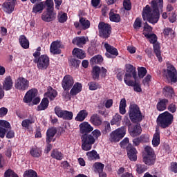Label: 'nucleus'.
<instances>
[{
    "mask_svg": "<svg viewBox=\"0 0 177 177\" xmlns=\"http://www.w3.org/2000/svg\"><path fill=\"white\" fill-rule=\"evenodd\" d=\"M164 35L168 37V35H170V34H174V30L171 28H165L163 30Z\"/></svg>",
    "mask_w": 177,
    "mask_h": 177,
    "instance_id": "62",
    "label": "nucleus"
},
{
    "mask_svg": "<svg viewBox=\"0 0 177 177\" xmlns=\"http://www.w3.org/2000/svg\"><path fill=\"white\" fill-rule=\"evenodd\" d=\"M170 169L171 172H174V174H177V163L171 162Z\"/></svg>",
    "mask_w": 177,
    "mask_h": 177,
    "instance_id": "64",
    "label": "nucleus"
},
{
    "mask_svg": "<svg viewBox=\"0 0 177 177\" xmlns=\"http://www.w3.org/2000/svg\"><path fill=\"white\" fill-rule=\"evenodd\" d=\"M19 41L20 45H30V41L25 35L19 36Z\"/></svg>",
    "mask_w": 177,
    "mask_h": 177,
    "instance_id": "53",
    "label": "nucleus"
},
{
    "mask_svg": "<svg viewBox=\"0 0 177 177\" xmlns=\"http://www.w3.org/2000/svg\"><path fill=\"white\" fill-rule=\"evenodd\" d=\"M80 133H91L93 131L92 127L88 122H84L80 124Z\"/></svg>",
    "mask_w": 177,
    "mask_h": 177,
    "instance_id": "15",
    "label": "nucleus"
},
{
    "mask_svg": "<svg viewBox=\"0 0 177 177\" xmlns=\"http://www.w3.org/2000/svg\"><path fill=\"white\" fill-rule=\"evenodd\" d=\"M3 88L5 91H10V89L13 88V81L12 80V77L8 76L5 78L3 84Z\"/></svg>",
    "mask_w": 177,
    "mask_h": 177,
    "instance_id": "21",
    "label": "nucleus"
},
{
    "mask_svg": "<svg viewBox=\"0 0 177 177\" xmlns=\"http://www.w3.org/2000/svg\"><path fill=\"white\" fill-rule=\"evenodd\" d=\"M48 106H49V100H48L46 97H44L42 99L40 104L37 106V110L38 111L46 110V109H48Z\"/></svg>",
    "mask_w": 177,
    "mask_h": 177,
    "instance_id": "30",
    "label": "nucleus"
},
{
    "mask_svg": "<svg viewBox=\"0 0 177 177\" xmlns=\"http://www.w3.org/2000/svg\"><path fill=\"white\" fill-rule=\"evenodd\" d=\"M122 120V116L118 113H116L115 115H113L112 120H111V125H117L118 127L120 126V124H121Z\"/></svg>",
    "mask_w": 177,
    "mask_h": 177,
    "instance_id": "34",
    "label": "nucleus"
},
{
    "mask_svg": "<svg viewBox=\"0 0 177 177\" xmlns=\"http://www.w3.org/2000/svg\"><path fill=\"white\" fill-rule=\"evenodd\" d=\"M143 35L148 39V41L150 42V44H152L154 45L156 42H157V35L154 33H146V32H142Z\"/></svg>",
    "mask_w": 177,
    "mask_h": 177,
    "instance_id": "27",
    "label": "nucleus"
},
{
    "mask_svg": "<svg viewBox=\"0 0 177 177\" xmlns=\"http://www.w3.org/2000/svg\"><path fill=\"white\" fill-rule=\"evenodd\" d=\"M90 122L95 127H100V125H102L103 120L97 114H93L90 118Z\"/></svg>",
    "mask_w": 177,
    "mask_h": 177,
    "instance_id": "20",
    "label": "nucleus"
},
{
    "mask_svg": "<svg viewBox=\"0 0 177 177\" xmlns=\"http://www.w3.org/2000/svg\"><path fill=\"white\" fill-rule=\"evenodd\" d=\"M81 91H82V84H81V83L77 82L73 85V87L71 88L70 94L71 95V96H75L76 95H78V93H80Z\"/></svg>",
    "mask_w": 177,
    "mask_h": 177,
    "instance_id": "24",
    "label": "nucleus"
},
{
    "mask_svg": "<svg viewBox=\"0 0 177 177\" xmlns=\"http://www.w3.org/2000/svg\"><path fill=\"white\" fill-rule=\"evenodd\" d=\"M51 157L60 161L63 160V153L57 149H54L51 152Z\"/></svg>",
    "mask_w": 177,
    "mask_h": 177,
    "instance_id": "39",
    "label": "nucleus"
},
{
    "mask_svg": "<svg viewBox=\"0 0 177 177\" xmlns=\"http://www.w3.org/2000/svg\"><path fill=\"white\" fill-rule=\"evenodd\" d=\"M0 127H3V128H10V123L6 120H0Z\"/></svg>",
    "mask_w": 177,
    "mask_h": 177,
    "instance_id": "61",
    "label": "nucleus"
},
{
    "mask_svg": "<svg viewBox=\"0 0 177 177\" xmlns=\"http://www.w3.org/2000/svg\"><path fill=\"white\" fill-rule=\"evenodd\" d=\"M162 93L165 97H171L172 95H174V88L169 86H165L163 88Z\"/></svg>",
    "mask_w": 177,
    "mask_h": 177,
    "instance_id": "33",
    "label": "nucleus"
},
{
    "mask_svg": "<svg viewBox=\"0 0 177 177\" xmlns=\"http://www.w3.org/2000/svg\"><path fill=\"white\" fill-rule=\"evenodd\" d=\"M174 122V115L168 111L160 113L157 119V124L160 128H168Z\"/></svg>",
    "mask_w": 177,
    "mask_h": 177,
    "instance_id": "3",
    "label": "nucleus"
},
{
    "mask_svg": "<svg viewBox=\"0 0 177 177\" xmlns=\"http://www.w3.org/2000/svg\"><path fill=\"white\" fill-rule=\"evenodd\" d=\"M127 73L124 75V81L128 86H133L135 92H142L140 84L138 81V76L136 75V68L131 64L126 65Z\"/></svg>",
    "mask_w": 177,
    "mask_h": 177,
    "instance_id": "2",
    "label": "nucleus"
},
{
    "mask_svg": "<svg viewBox=\"0 0 177 177\" xmlns=\"http://www.w3.org/2000/svg\"><path fill=\"white\" fill-rule=\"evenodd\" d=\"M88 85L90 91H96V89H100V88H102L100 84L95 82H91L88 84Z\"/></svg>",
    "mask_w": 177,
    "mask_h": 177,
    "instance_id": "47",
    "label": "nucleus"
},
{
    "mask_svg": "<svg viewBox=\"0 0 177 177\" xmlns=\"http://www.w3.org/2000/svg\"><path fill=\"white\" fill-rule=\"evenodd\" d=\"M105 48L109 53H111V55L118 56V50H117V48H114L113 46L105 45Z\"/></svg>",
    "mask_w": 177,
    "mask_h": 177,
    "instance_id": "43",
    "label": "nucleus"
},
{
    "mask_svg": "<svg viewBox=\"0 0 177 177\" xmlns=\"http://www.w3.org/2000/svg\"><path fill=\"white\" fill-rule=\"evenodd\" d=\"M34 122H35V118H31L30 119H26L23 120L21 125L24 128L29 129L31 124H34Z\"/></svg>",
    "mask_w": 177,
    "mask_h": 177,
    "instance_id": "37",
    "label": "nucleus"
},
{
    "mask_svg": "<svg viewBox=\"0 0 177 177\" xmlns=\"http://www.w3.org/2000/svg\"><path fill=\"white\" fill-rule=\"evenodd\" d=\"M138 74L139 78H144L145 75L147 74V69L145 67H138Z\"/></svg>",
    "mask_w": 177,
    "mask_h": 177,
    "instance_id": "49",
    "label": "nucleus"
},
{
    "mask_svg": "<svg viewBox=\"0 0 177 177\" xmlns=\"http://www.w3.org/2000/svg\"><path fill=\"white\" fill-rule=\"evenodd\" d=\"M82 149L84 151H89L92 149V145H95V138L92 134H84L81 137Z\"/></svg>",
    "mask_w": 177,
    "mask_h": 177,
    "instance_id": "7",
    "label": "nucleus"
},
{
    "mask_svg": "<svg viewBox=\"0 0 177 177\" xmlns=\"http://www.w3.org/2000/svg\"><path fill=\"white\" fill-rule=\"evenodd\" d=\"M129 132L133 138H135V136H139L140 133H142V127H140V124H137L134 126L133 127H129Z\"/></svg>",
    "mask_w": 177,
    "mask_h": 177,
    "instance_id": "18",
    "label": "nucleus"
},
{
    "mask_svg": "<svg viewBox=\"0 0 177 177\" xmlns=\"http://www.w3.org/2000/svg\"><path fill=\"white\" fill-rule=\"evenodd\" d=\"M46 97H48L50 100H55L57 96V91L53 88H50L47 93H45Z\"/></svg>",
    "mask_w": 177,
    "mask_h": 177,
    "instance_id": "38",
    "label": "nucleus"
},
{
    "mask_svg": "<svg viewBox=\"0 0 177 177\" xmlns=\"http://www.w3.org/2000/svg\"><path fill=\"white\" fill-rule=\"evenodd\" d=\"M152 145L153 147H157L160 145V130L158 129H156V133L153 135Z\"/></svg>",
    "mask_w": 177,
    "mask_h": 177,
    "instance_id": "31",
    "label": "nucleus"
},
{
    "mask_svg": "<svg viewBox=\"0 0 177 177\" xmlns=\"http://www.w3.org/2000/svg\"><path fill=\"white\" fill-rule=\"evenodd\" d=\"M123 6L125 10H131V9H132V3H131V0H124Z\"/></svg>",
    "mask_w": 177,
    "mask_h": 177,
    "instance_id": "57",
    "label": "nucleus"
},
{
    "mask_svg": "<svg viewBox=\"0 0 177 177\" xmlns=\"http://www.w3.org/2000/svg\"><path fill=\"white\" fill-rule=\"evenodd\" d=\"M127 133V129L125 127H122L112 131L109 135V140L111 143H117V142H120L125 134Z\"/></svg>",
    "mask_w": 177,
    "mask_h": 177,
    "instance_id": "6",
    "label": "nucleus"
},
{
    "mask_svg": "<svg viewBox=\"0 0 177 177\" xmlns=\"http://www.w3.org/2000/svg\"><path fill=\"white\" fill-rule=\"evenodd\" d=\"M56 19V12L53 10H46V12L41 15V20L46 23H50Z\"/></svg>",
    "mask_w": 177,
    "mask_h": 177,
    "instance_id": "12",
    "label": "nucleus"
},
{
    "mask_svg": "<svg viewBox=\"0 0 177 177\" xmlns=\"http://www.w3.org/2000/svg\"><path fill=\"white\" fill-rule=\"evenodd\" d=\"M93 167L95 172H97L98 174L100 172H103V169H104V165L101 162H95Z\"/></svg>",
    "mask_w": 177,
    "mask_h": 177,
    "instance_id": "44",
    "label": "nucleus"
},
{
    "mask_svg": "<svg viewBox=\"0 0 177 177\" xmlns=\"http://www.w3.org/2000/svg\"><path fill=\"white\" fill-rule=\"evenodd\" d=\"M88 41H89V39L87 37L82 36L75 37L72 42L73 45H85Z\"/></svg>",
    "mask_w": 177,
    "mask_h": 177,
    "instance_id": "19",
    "label": "nucleus"
},
{
    "mask_svg": "<svg viewBox=\"0 0 177 177\" xmlns=\"http://www.w3.org/2000/svg\"><path fill=\"white\" fill-rule=\"evenodd\" d=\"M47 6V10H53V0H46L44 6Z\"/></svg>",
    "mask_w": 177,
    "mask_h": 177,
    "instance_id": "59",
    "label": "nucleus"
},
{
    "mask_svg": "<svg viewBox=\"0 0 177 177\" xmlns=\"http://www.w3.org/2000/svg\"><path fill=\"white\" fill-rule=\"evenodd\" d=\"M147 169V168H146V166H145V165H136V171L138 172V174H143V172H145Z\"/></svg>",
    "mask_w": 177,
    "mask_h": 177,
    "instance_id": "58",
    "label": "nucleus"
},
{
    "mask_svg": "<svg viewBox=\"0 0 177 177\" xmlns=\"http://www.w3.org/2000/svg\"><path fill=\"white\" fill-rule=\"evenodd\" d=\"M50 52L53 55H60L61 50L57 45H51L50 46Z\"/></svg>",
    "mask_w": 177,
    "mask_h": 177,
    "instance_id": "51",
    "label": "nucleus"
},
{
    "mask_svg": "<svg viewBox=\"0 0 177 177\" xmlns=\"http://www.w3.org/2000/svg\"><path fill=\"white\" fill-rule=\"evenodd\" d=\"M133 27L134 30H140L142 27V18L137 17L136 20L134 21Z\"/></svg>",
    "mask_w": 177,
    "mask_h": 177,
    "instance_id": "46",
    "label": "nucleus"
},
{
    "mask_svg": "<svg viewBox=\"0 0 177 177\" xmlns=\"http://www.w3.org/2000/svg\"><path fill=\"white\" fill-rule=\"evenodd\" d=\"M79 21L80 23V26L82 28V30H88V28L91 27V21L86 19V18L80 17Z\"/></svg>",
    "mask_w": 177,
    "mask_h": 177,
    "instance_id": "28",
    "label": "nucleus"
},
{
    "mask_svg": "<svg viewBox=\"0 0 177 177\" xmlns=\"http://www.w3.org/2000/svg\"><path fill=\"white\" fill-rule=\"evenodd\" d=\"M126 108H127V100H125V98H122L120 100V106H119L120 114L124 115L125 114V113H127V110L125 109Z\"/></svg>",
    "mask_w": 177,
    "mask_h": 177,
    "instance_id": "40",
    "label": "nucleus"
},
{
    "mask_svg": "<svg viewBox=\"0 0 177 177\" xmlns=\"http://www.w3.org/2000/svg\"><path fill=\"white\" fill-rule=\"evenodd\" d=\"M30 86V82L27 79L19 77L15 81V88L19 91H26Z\"/></svg>",
    "mask_w": 177,
    "mask_h": 177,
    "instance_id": "10",
    "label": "nucleus"
},
{
    "mask_svg": "<svg viewBox=\"0 0 177 177\" xmlns=\"http://www.w3.org/2000/svg\"><path fill=\"white\" fill-rule=\"evenodd\" d=\"M129 115L132 122H139L142 120L140 109H139V106L135 104L130 105Z\"/></svg>",
    "mask_w": 177,
    "mask_h": 177,
    "instance_id": "5",
    "label": "nucleus"
},
{
    "mask_svg": "<svg viewBox=\"0 0 177 177\" xmlns=\"http://www.w3.org/2000/svg\"><path fill=\"white\" fill-rule=\"evenodd\" d=\"M86 156H87L88 160H99V158H100L99 154H97V152H96V151H95V150L87 152Z\"/></svg>",
    "mask_w": 177,
    "mask_h": 177,
    "instance_id": "42",
    "label": "nucleus"
},
{
    "mask_svg": "<svg viewBox=\"0 0 177 177\" xmlns=\"http://www.w3.org/2000/svg\"><path fill=\"white\" fill-rule=\"evenodd\" d=\"M55 113L59 118L63 120H73V112L68 111H63L62 108L56 106L55 108Z\"/></svg>",
    "mask_w": 177,
    "mask_h": 177,
    "instance_id": "11",
    "label": "nucleus"
},
{
    "mask_svg": "<svg viewBox=\"0 0 177 177\" xmlns=\"http://www.w3.org/2000/svg\"><path fill=\"white\" fill-rule=\"evenodd\" d=\"M91 135L93 138H94L95 142L102 136V132H100V130L99 129H95L91 132Z\"/></svg>",
    "mask_w": 177,
    "mask_h": 177,
    "instance_id": "52",
    "label": "nucleus"
},
{
    "mask_svg": "<svg viewBox=\"0 0 177 177\" xmlns=\"http://www.w3.org/2000/svg\"><path fill=\"white\" fill-rule=\"evenodd\" d=\"M167 104H168V100H160L156 105V109L158 111H164V110H167Z\"/></svg>",
    "mask_w": 177,
    "mask_h": 177,
    "instance_id": "26",
    "label": "nucleus"
},
{
    "mask_svg": "<svg viewBox=\"0 0 177 177\" xmlns=\"http://www.w3.org/2000/svg\"><path fill=\"white\" fill-rule=\"evenodd\" d=\"M91 62L93 64H100V63H102L103 62V57L102 55H95L93 58H91Z\"/></svg>",
    "mask_w": 177,
    "mask_h": 177,
    "instance_id": "45",
    "label": "nucleus"
},
{
    "mask_svg": "<svg viewBox=\"0 0 177 177\" xmlns=\"http://www.w3.org/2000/svg\"><path fill=\"white\" fill-rule=\"evenodd\" d=\"M45 8V3L44 1H41L37 3L33 6L32 8V13L37 15V13H42V10H44Z\"/></svg>",
    "mask_w": 177,
    "mask_h": 177,
    "instance_id": "23",
    "label": "nucleus"
},
{
    "mask_svg": "<svg viewBox=\"0 0 177 177\" xmlns=\"http://www.w3.org/2000/svg\"><path fill=\"white\" fill-rule=\"evenodd\" d=\"M111 25L100 21L98 24L99 35L101 38L107 39L111 35Z\"/></svg>",
    "mask_w": 177,
    "mask_h": 177,
    "instance_id": "8",
    "label": "nucleus"
},
{
    "mask_svg": "<svg viewBox=\"0 0 177 177\" xmlns=\"http://www.w3.org/2000/svg\"><path fill=\"white\" fill-rule=\"evenodd\" d=\"M151 7L147 5L143 8L142 17L143 20H147L151 24H157L160 20V12H162L164 0H152Z\"/></svg>",
    "mask_w": 177,
    "mask_h": 177,
    "instance_id": "1",
    "label": "nucleus"
},
{
    "mask_svg": "<svg viewBox=\"0 0 177 177\" xmlns=\"http://www.w3.org/2000/svg\"><path fill=\"white\" fill-rule=\"evenodd\" d=\"M37 68L39 70H46L49 67V57L46 55H41L37 59H35Z\"/></svg>",
    "mask_w": 177,
    "mask_h": 177,
    "instance_id": "9",
    "label": "nucleus"
},
{
    "mask_svg": "<svg viewBox=\"0 0 177 177\" xmlns=\"http://www.w3.org/2000/svg\"><path fill=\"white\" fill-rule=\"evenodd\" d=\"M30 153L32 157L38 158V157H41L42 154V151L41 150V149L37 147H35L31 148Z\"/></svg>",
    "mask_w": 177,
    "mask_h": 177,
    "instance_id": "35",
    "label": "nucleus"
},
{
    "mask_svg": "<svg viewBox=\"0 0 177 177\" xmlns=\"http://www.w3.org/2000/svg\"><path fill=\"white\" fill-rule=\"evenodd\" d=\"M162 75L167 78L169 82H177L176 69L171 64L167 65V69L163 70Z\"/></svg>",
    "mask_w": 177,
    "mask_h": 177,
    "instance_id": "4",
    "label": "nucleus"
},
{
    "mask_svg": "<svg viewBox=\"0 0 177 177\" xmlns=\"http://www.w3.org/2000/svg\"><path fill=\"white\" fill-rule=\"evenodd\" d=\"M145 152L146 153L145 156H156V153H154V150L153 149V148H151V147H146L145 148Z\"/></svg>",
    "mask_w": 177,
    "mask_h": 177,
    "instance_id": "56",
    "label": "nucleus"
},
{
    "mask_svg": "<svg viewBox=\"0 0 177 177\" xmlns=\"http://www.w3.org/2000/svg\"><path fill=\"white\" fill-rule=\"evenodd\" d=\"M136 154H138L136 149L129 145L127 147V156L131 161H136L138 160V156Z\"/></svg>",
    "mask_w": 177,
    "mask_h": 177,
    "instance_id": "16",
    "label": "nucleus"
},
{
    "mask_svg": "<svg viewBox=\"0 0 177 177\" xmlns=\"http://www.w3.org/2000/svg\"><path fill=\"white\" fill-rule=\"evenodd\" d=\"M71 66L72 67H78L80 66V61L76 60L75 59H72L70 61Z\"/></svg>",
    "mask_w": 177,
    "mask_h": 177,
    "instance_id": "63",
    "label": "nucleus"
},
{
    "mask_svg": "<svg viewBox=\"0 0 177 177\" xmlns=\"http://www.w3.org/2000/svg\"><path fill=\"white\" fill-rule=\"evenodd\" d=\"M4 177H19L12 170L8 169L4 174Z\"/></svg>",
    "mask_w": 177,
    "mask_h": 177,
    "instance_id": "60",
    "label": "nucleus"
},
{
    "mask_svg": "<svg viewBox=\"0 0 177 177\" xmlns=\"http://www.w3.org/2000/svg\"><path fill=\"white\" fill-rule=\"evenodd\" d=\"M72 53L73 56H76L78 59H84L86 56L84 50L80 48H74Z\"/></svg>",
    "mask_w": 177,
    "mask_h": 177,
    "instance_id": "36",
    "label": "nucleus"
},
{
    "mask_svg": "<svg viewBox=\"0 0 177 177\" xmlns=\"http://www.w3.org/2000/svg\"><path fill=\"white\" fill-rule=\"evenodd\" d=\"M109 20L113 23H120L121 21V16L114 12V9H111L109 12Z\"/></svg>",
    "mask_w": 177,
    "mask_h": 177,
    "instance_id": "22",
    "label": "nucleus"
},
{
    "mask_svg": "<svg viewBox=\"0 0 177 177\" xmlns=\"http://www.w3.org/2000/svg\"><path fill=\"white\" fill-rule=\"evenodd\" d=\"M156 156H145L142 158V161L146 165H154V162H156Z\"/></svg>",
    "mask_w": 177,
    "mask_h": 177,
    "instance_id": "29",
    "label": "nucleus"
},
{
    "mask_svg": "<svg viewBox=\"0 0 177 177\" xmlns=\"http://www.w3.org/2000/svg\"><path fill=\"white\" fill-rule=\"evenodd\" d=\"M153 32V27H151L147 22L144 24L143 26V32H146L147 34H150V32Z\"/></svg>",
    "mask_w": 177,
    "mask_h": 177,
    "instance_id": "55",
    "label": "nucleus"
},
{
    "mask_svg": "<svg viewBox=\"0 0 177 177\" xmlns=\"http://www.w3.org/2000/svg\"><path fill=\"white\" fill-rule=\"evenodd\" d=\"M37 176H38L37 171L32 169H29L28 171H26L24 173V177H37Z\"/></svg>",
    "mask_w": 177,
    "mask_h": 177,
    "instance_id": "54",
    "label": "nucleus"
},
{
    "mask_svg": "<svg viewBox=\"0 0 177 177\" xmlns=\"http://www.w3.org/2000/svg\"><path fill=\"white\" fill-rule=\"evenodd\" d=\"M62 85L64 91H70V89H71V86L74 85V79L71 75H66L62 80Z\"/></svg>",
    "mask_w": 177,
    "mask_h": 177,
    "instance_id": "13",
    "label": "nucleus"
},
{
    "mask_svg": "<svg viewBox=\"0 0 177 177\" xmlns=\"http://www.w3.org/2000/svg\"><path fill=\"white\" fill-rule=\"evenodd\" d=\"M56 129L55 128L49 129L47 131V138H46V142L47 143H50L52 142L53 137L56 135Z\"/></svg>",
    "mask_w": 177,
    "mask_h": 177,
    "instance_id": "32",
    "label": "nucleus"
},
{
    "mask_svg": "<svg viewBox=\"0 0 177 177\" xmlns=\"http://www.w3.org/2000/svg\"><path fill=\"white\" fill-rule=\"evenodd\" d=\"M15 6H16L7 1L2 4L3 12L8 15H12V13H13Z\"/></svg>",
    "mask_w": 177,
    "mask_h": 177,
    "instance_id": "17",
    "label": "nucleus"
},
{
    "mask_svg": "<svg viewBox=\"0 0 177 177\" xmlns=\"http://www.w3.org/2000/svg\"><path fill=\"white\" fill-rule=\"evenodd\" d=\"M59 23H66L67 21V13L63 12L62 14H59L57 16Z\"/></svg>",
    "mask_w": 177,
    "mask_h": 177,
    "instance_id": "50",
    "label": "nucleus"
},
{
    "mask_svg": "<svg viewBox=\"0 0 177 177\" xmlns=\"http://www.w3.org/2000/svg\"><path fill=\"white\" fill-rule=\"evenodd\" d=\"M153 51L158 62H162V57H161V48L160 47V45L153 46Z\"/></svg>",
    "mask_w": 177,
    "mask_h": 177,
    "instance_id": "41",
    "label": "nucleus"
},
{
    "mask_svg": "<svg viewBox=\"0 0 177 177\" xmlns=\"http://www.w3.org/2000/svg\"><path fill=\"white\" fill-rule=\"evenodd\" d=\"M38 96V90L35 88H32L29 90L25 95L24 97V103H31L32 100L36 97Z\"/></svg>",
    "mask_w": 177,
    "mask_h": 177,
    "instance_id": "14",
    "label": "nucleus"
},
{
    "mask_svg": "<svg viewBox=\"0 0 177 177\" xmlns=\"http://www.w3.org/2000/svg\"><path fill=\"white\" fill-rule=\"evenodd\" d=\"M88 117V111L84 109L80 111L77 116L75 117V121H78L79 122H82Z\"/></svg>",
    "mask_w": 177,
    "mask_h": 177,
    "instance_id": "25",
    "label": "nucleus"
},
{
    "mask_svg": "<svg viewBox=\"0 0 177 177\" xmlns=\"http://www.w3.org/2000/svg\"><path fill=\"white\" fill-rule=\"evenodd\" d=\"M93 77L94 80L99 78L100 74V68L99 66H94L92 70Z\"/></svg>",
    "mask_w": 177,
    "mask_h": 177,
    "instance_id": "48",
    "label": "nucleus"
}]
</instances>
